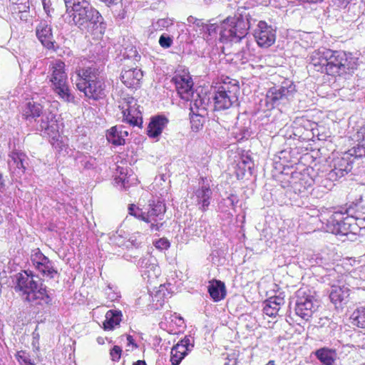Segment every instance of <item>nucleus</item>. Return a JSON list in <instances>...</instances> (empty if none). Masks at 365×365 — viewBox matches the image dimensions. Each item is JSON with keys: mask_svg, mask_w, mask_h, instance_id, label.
<instances>
[{"mask_svg": "<svg viewBox=\"0 0 365 365\" xmlns=\"http://www.w3.org/2000/svg\"><path fill=\"white\" fill-rule=\"evenodd\" d=\"M16 292H22V297L31 306L38 309H44L49 307L52 298L48 294L46 286L38 274H35L31 270H25L18 273L16 276Z\"/></svg>", "mask_w": 365, "mask_h": 365, "instance_id": "f03ea898", "label": "nucleus"}, {"mask_svg": "<svg viewBox=\"0 0 365 365\" xmlns=\"http://www.w3.org/2000/svg\"><path fill=\"white\" fill-rule=\"evenodd\" d=\"M97 342L99 344H103L105 343L104 341V338L101 337V336H98L97 338Z\"/></svg>", "mask_w": 365, "mask_h": 365, "instance_id": "338daca9", "label": "nucleus"}, {"mask_svg": "<svg viewBox=\"0 0 365 365\" xmlns=\"http://www.w3.org/2000/svg\"><path fill=\"white\" fill-rule=\"evenodd\" d=\"M116 233H118V232ZM112 239L113 242L116 243L118 246H125V242L126 240H124V239L120 234L114 235Z\"/></svg>", "mask_w": 365, "mask_h": 365, "instance_id": "6e6d98bb", "label": "nucleus"}, {"mask_svg": "<svg viewBox=\"0 0 365 365\" xmlns=\"http://www.w3.org/2000/svg\"><path fill=\"white\" fill-rule=\"evenodd\" d=\"M158 43L162 48H168L173 45V37L168 34L163 33L160 35Z\"/></svg>", "mask_w": 365, "mask_h": 365, "instance_id": "49530a36", "label": "nucleus"}, {"mask_svg": "<svg viewBox=\"0 0 365 365\" xmlns=\"http://www.w3.org/2000/svg\"><path fill=\"white\" fill-rule=\"evenodd\" d=\"M133 365H147L144 360H138Z\"/></svg>", "mask_w": 365, "mask_h": 365, "instance_id": "69168bd1", "label": "nucleus"}, {"mask_svg": "<svg viewBox=\"0 0 365 365\" xmlns=\"http://www.w3.org/2000/svg\"><path fill=\"white\" fill-rule=\"evenodd\" d=\"M349 151L352 153L349 155L345 154L343 157L334 160L333 168L326 174V178L321 181L324 187L331 190L334 185L333 182L339 180L351 172L353 168L351 156L355 155L351 150Z\"/></svg>", "mask_w": 365, "mask_h": 365, "instance_id": "1a4fd4ad", "label": "nucleus"}, {"mask_svg": "<svg viewBox=\"0 0 365 365\" xmlns=\"http://www.w3.org/2000/svg\"><path fill=\"white\" fill-rule=\"evenodd\" d=\"M10 9L12 14H19L21 20L27 21L30 9L29 0H16L10 6Z\"/></svg>", "mask_w": 365, "mask_h": 365, "instance_id": "473e14b6", "label": "nucleus"}, {"mask_svg": "<svg viewBox=\"0 0 365 365\" xmlns=\"http://www.w3.org/2000/svg\"><path fill=\"white\" fill-rule=\"evenodd\" d=\"M356 146L351 150L357 158L365 156V125L362 126L356 133Z\"/></svg>", "mask_w": 365, "mask_h": 365, "instance_id": "f704fd0d", "label": "nucleus"}, {"mask_svg": "<svg viewBox=\"0 0 365 365\" xmlns=\"http://www.w3.org/2000/svg\"><path fill=\"white\" fill-rule=\"evenodd\" d=\"M49 50L56 51L57 56L65 61L68 60V58L72 56V51L69 48L60 47L56 46V43H54V48H50Z\"/></svg>", "mask_w": 365, "mask_h": 365, "instance_id": "37998d69", "label": "nucleus"}, {"mask_svg": "<svg viewBox=\"0 0 365 365\" xmlns=\"http://www.w3.org/2000/svg\"><path fill=\"white\" fill-rule=\"evenodd\" d=\"M239 202V197L237 195L230 194L226 198H223L219 203V208L222 212H227L228 208L235 209L236 205Z\"/></svg>", "mask_w": 365, "mask_h": 365, "instance_id": "e433bc0d", "label": "nucleus"}, {"mask_svg": "<svg viewBox=\"0 0 365 365\" xmlns=\"http://www.w3.org/2000/svg\"><path fill=\"white\" fill-rule=\"evenodd\" d=\"M43 113V106L34 101L27 102L22 110L24 118L31 124Z\"/></svg>", "mask_w": 365, "mask_h": 365, "instance_id": "c85d7f7f", "label": "nucleus"}, {"mask_svg": "<svg viewBox=\"0 0 365 365\" xmlns=\"http://www.w3.org/2000/svg\"><path fill=\"white\" fill-rule=\"evenodd\" d=\"M350 294L349 288L344 285H332L329 293L331 302L336 306L346 303Z\"/></svg>", "mask_w": 365, "mask_h": 365, "instance_id": "393cba45", "label": "nucleus"}, {"mask_svg": "<svg viewBox=\"0 0 365 365\" xmlns=\"http://www.w3.org/2000/svg\"><path fill=\"white\" fill-rule=\"evenodd\" d=\"M189 101H190V110L191 113L200 112L205 113L210 98L207 97L205 93L200 94L192 91V95Z\"/></svg>", "mask_w": 365, "mask_h": 365, "instance_id": "bb28decb", "label": "nucleus"}, {"mask_svg": "<svg viewBox=\"0 0 365 365\" xmlns=\"http://www.w3.org/2000/svg\"><path fill=\"white\" fill-rule=\"evenodd\" d=\"M143 76L141 70L136 67L128 70H123L120 78L123 83L128 88H135L140 84Z\"/></svg>", "mask_w": 365, "mask_h": 365, "instance_id": "5701e85b", "label": "nucleus"}, {"mask_svg": "<svg viewBox=\"0 0 365 365\" xmlns=\"http://www.w3.org/2000/svg\"><path fill=\"white\" fill-rule=\"evenodd\" d=\"M4 183L2 178V175L0 173V190L4 188Z\"/></svg>", "mask_w": 365, "mask_h": 365, "instance_id": "774afa93", "label": "nucleus"}, {"mask_svg": "<svg viewBox=\"0 0 365 365\" xmlns=\"http://www.w3.org/2000/svg\"><path fill=\"white\" fill-rule=\"evenodd\" d=\"M293 302L295 314L305 321L309 319L319 307L318 302L314 297L302 289L296 292Z\"/></svg>", "mask_w": 365, "mask_h": 365, "instance_id": "9d476101", "label": "nucleus"}, {"mask_svg": "<svg viewBox=\"0 0 365 365\" xmlns=\"http://www.w3.org/2000/svg\"><path fill=\"white\" fill-rule=\"evenodd\" d=\"M351 0H334V4L339 8H346Z\"/></svg>", "mask_w": 365, "mask_h": 365, "instance_id": "4d7b16f0", "label": "nucleus"}, {"mask_svg": "<svg viewBox=\"0 0 365 365\" xmlns=\"http://www.w3.org/2000/svg\"><path fill=\"white\" fill-rule=\"evenodd\" d=\"M170 24V20L166 19H161L157 21L156 26H158V28H165V27L168 26Z\"/></svg>", "mask_w": 365, "mask_h": 365, "instance_id": "13d9d810", "label": "nucleus"}, {"mask_svg": "<svg viewBox=\"0 0 365 365\" xmlns=\"http://www.w3.org/2000/svg\"><path fill=\"white\" fill-rule=\"evenodd\" d=\"M122 349L119 346H114L110 351L111 359L113 361H118L120 359Z\"/></svg>", "mask_w": 365, "mask_h": 365, "instance_id": "603ef678", "label": "nucleus"}, {"mask_svg": "<svg viewBox=\"0 0 365 365\" xmlns=\"http://www.w3.org/2000/svg\"><path fill=\"white\" fill-rule=\"evenodd\" d=\"M235 173L238 180L242 179L247 173H249L247 165L245 163H238Z\"/></svg>", "mask_w": 365, "mask_h": 365, "instance_id": "3c124183", "label": "nucleus"}, {"mask_svg": "<svg viewBox=\"0 0 365 365\" xmlns=\"http://www.w3.org/2000/svg\"><path fill=\"white\" fill-rule=\"evenodd\" d=\"M187 22L189 24H195V22H196V20H197V18L192 16H190L188 18H187Z\"/></svg>", "mask_w": 365, "mask_h": 365, "instance_id": "0e129e2a", "label": "nucleus"}, {"mask_svg": "<svg viewBox=\"0 0 365 365\" xmlns=\"http://www.w3.org/2000/svg\"><path fill=\"white\" fill-rule=\"evenodd\" d=\"M73 24L82 32L89 33L96 38H101L106 29V24L100 12L89 2L77 9L70 16Z\"/></svg>", "mask_w": 365, "mask_h": 365, "instance_id": "7ed1b4c3", "label": "nucleus"}, {"mask_svg": "<svg viewBox=\"0 0 365 365\" xmlns=\"http://www.w3.org/2000/svg\"><path fill=\"white\" fill-rule=\"evenodd\" d=\"M354 314L356 325L359 327L365 328V307L358 309Z\"/></svg>", "mask_w": 365, "mask_h": 365, "instance_id": "a18cd8bd", "label": "nucleus"}, {"mask_svg": "<svg viewBox=\"0 0 365 365\" xmlns=\"http://www.w3.org/2000/svg\"><path fill=\"white\" fill-rule=\"evenodd\" d=\"M240 87L237 83H224L212 96L214 111L226 110L238 101Z\"/></svg>", "mask_w": 365, "mask_h": 365, "instance_id": "6e6552de", "label": "nucleus"}, {"mask_svg": "<svg viewBox=\"0 0 365 365\" xmlns=\"http://www.w3.org/2000/svg\"><path fill=\"white\" fill-rule=\"evenodd\" d=\"M31 261L38 274L48 279L58 277L59 273L54 262L45 256L38 249L31 254Z\"/></svg>", "mask_w": 365, "mask_h": 365, "instance_id": "f8f14e48", "label": "nucleus"}, {"mask_svg": "<svg viewBox=\"0 0 365 365\" xmlns=\"http://www.w3.org/2000/svg\"><path fill=\"white\" fill-rule=\"evenodd\" d=\"M315 263H317V266H325L330 264L331 262V258L329 255L325 251H322L319 253H317V257H315Z\"/></svg>", "mask_w": 365, "mask_h": 365, "instance_id": "c03bdc74", "label": "nucleus"}, {"mask_svg": "<svg viewBox=\"0 0 365 365\" xmlns=\"http://www.w3.org/2000/svg\"><path fill=\"white\" fill-rule=\"evenodd\" d=\"M56 122L54 114L51 112H43L33 122V126L36 130L44 131L49 135V132H53L56 130Z\"/></svg>", "mask_w": 365, "mask_h": 365, "instance_id": "412c9836", "label": "nucleus"}, {"mask_svg": "<svg viewBox=\"0 0 365 365\" xmlns=\"http://www.w3.org/2000/svg\"><path fill=\"white\" fill-rule=\"evenodd\" d=\"M296 92V86L292 82L270 88L267 92L265 98L267 109L270 110L276 107L282 109L289 103Z\"/></svg>", "mask_w": 365, "mask_h": 365, "instance_id": "0eeeda50", "label": "nucleus"}, {"mask_svg": "<svg viewBox=\"0 0 365 365\" xmlns=\"http://www.w3.org/2000/svg\"><path fill=\"white\" fill-rule=\"evenodd\" d=\"M195 339L191 336H185L175 345L170 352L172 365H179L181 361L194 348Z\"/></svg>", "mask_w": 365, "mask_h": 365, "instance_id": "2eb2a0df", "label": "nucleus"}, {"mask_svg": "<svg viewBox=\"0 0 365 365\" xmlns=\"http://www.w3.org/2000/svg\"><path fill=\"white\" fill-rule=\"evenodd\" d=\"M8 164L10 170L20 175L24 173L27 164V157L25 153L19 150H14L9 155Z\"/></svg>", "mask_w": 365, "mask_h": 365, "instance_id": "4be33fe9", "label": "nucleus"}, {"mask_svg": "<svg viewBox=\"0 0 365 365\" xmlns=\"http://www.w3.org/2000/svg\"><path fill=\"white\" fill-rule=\"evenodd\" d=\"M155 247L158 250H166L170 247V242L165 238H160L154 243Z\"/></svg>", "mask_w": 365, "mask_h": 365, "instance_id": "864d4df0", "label": "nucleus"}, {"mask_svg": "<svg viewBox=\"0 0 365 365\" xmlns=\"http://www.w3.org/2000/svg\"><path fill=\"white\" fill-rule=\"evenodd\" d=\"M127 341H128V345L131 344V345L134 346L135 347L138 346L137 344L135 343L133 337L131 335L127 336Z\"/></svg>", "mask_w": 365, "mask_h": 365, "instance_id": "052dcab7", "label": "nucleus"}, {"mask_svg": "<svg viewBox=\"0 0 365 365\" xmlns=\"http://www.w3.org/2000/svg\"><path fill=\"white\" fill-rule=\"evenodd\" d=\"M66 7V11L69 16L73 15L76 10L80 9L88 1L86 0H63Z\"/></svg>", "mask_w": 365, "mask_h": 365, "instance_id": "a19ab883", "label": "nucleus"}, {"mask_svg": "<svg viewBox=\"0 0 365 365\" xmlns=\"http://www.w3.org/2000/svg\"><path fill=\"white\" fill-rule=\"evenodd\" d=\"M180 97L185 101H189L193 91V82L188 75L177 74L172 78Z\"/></svg>", "mask_w": 365, "mask_h": 365, "instance_id": "a211bd4d", "label": "nucleus"}, {"mask_svg": "<svg viewBox=\"0 0 365 365\" xmlns=\"http://www.w3.org/2000/svg\"><path fill=\"white\" fill-rule=\"evenodd\" d=\"M289 185L295 193L301 194L312 187L315 180L309 175V168L302 172L292 171L289 179Z\"/></svg>", "mask_w": 365, "mask_h": 365, "instance_id": "4468645a", "label": "nucleus"}, {"mask_svg": "<svg viewBox=\"0 0 365 365\" xmlns=\"http://www.w3.org/2000/svg\"><path fill=\"white\" fill-rule=\"evenodd\" d=\"M16 358L20 365H26L31 361L30 355L24 351L17 352Z\"/></svg>", "mask_w": 365, "mask_h": 365, "instance_id": "09e8293b", "label": "nucleus"}, {"mask_svg": "<svg viewBox=\"0 0 365 365\" xmlns=\"http://www.w3.org/2000/svg\"><path fill=\"white\" fill-rule=\"evenodd\" d=\"M309 65L317 71L329 76H343L357 68V60L341 51L323 48L311 56Z\"/></svg>", "mask_w": 365, "mask_h": 365, "instance_id": "f257e3e1", "label": "nucleus"}, {"mask_svg": "<svg viewBox=\"0 0 365 365\" xmlns=\"http://www.w3.org/2000/svg\"><path fill=\"white\" fill-rule=\"evenodd\" d=\"M264 304V313L269 317H276L281 306L284 304V299L279 296H274L266 300Z\"/></svg>", "mask_w": 365, "mask_h": 365, "instance_id": "c756f323", "label": "nucleus"}, {"mask_svg": "<svg viewBox=\"0 0 365 365\" xmlns=\"http://www.w3.org/2000/svg\"><path fill=\"white\" fill-rule=\"evenodd\" d=\"M206 181V178L203 177L200 178L199 187L194 192L192 197L197 205L199 206V209L202 212L207 210L212 196V191L209 183H207Z\"/></svg>", "mask_w": 365, "mask_h": 365, "instance_id": "dca6fc26", "label": "nucleus"}, {"mask_svg": "<svg viewBox=\"0 0 365 365\" xmlns=\"http://www.w3.org/2000/svg\"><path fill=\"white\" fill-rule=\"evenodd\" d=\"M317 257V253L312 254L307 256V260L310 264V266H317V263H315V257Z\"/></svg>", "mask_w": 365, "mask_h": 365, "instance_id": "bf43d9fd", "label": "nucleus"}, {"mask_svg": "<svg viewBox=\"0 0 365 365\" xmlns=\"http://www.w3.org/2000/svg\"><path fill=\"white\" fill-rule=\"evenodd\" d=\"M353 210L352 205H349L346 209V217H343L342 220H338L335 217L330 219L329 223L331 224V232L333 234L349 237V235L354 236L360 232L361 229L352 215Z\"/></svg>", "mask_w": 365, "mask_h": 365, "instance_id": "9b49d317", "label": "nucleus"}, {"mask_svg": "<svg viewBox=\"0 0 365 365\" xmlns=\"http://www.w3.org/2000/svg\"><path fill=\"white\" fill-rule=\"evenodd\" d=\"M205 113L200 112H194L190 113V123L192 130L197 131L202 128L203 125V116Z\"/></svg>", "mask_w": 365, "mask_h": 365, "instance_id": "79ce46f5", "label": "nucleus"}, {"mask_svg": "<svg viewBox=\"0 0 365 365\" xmlns=\"http://www.w3.org/2000/svg\"><path fill=\"white\" fill-rule=\"evenodd\" d=\"M351 205L354 207L352 215L358 225L361 229H365V207L361 205V202H352Z\"/></svg>", "mask_w": 365, "mask_h": 365, "instance_id": "c9c22d12", "label": "nucleus"}, {"mask_svg": "<svg viewBox=\"0 0 365 365\" xmlns=\"http://www.w3.org/2000/svg\"><path fill=\"white\" fill-rule=\"evenodd\" d=\"M123 56L135 61H139L141 58L135 47H131L130 49L126 48Z\"/></svg>", "mask_w": 365, "mask_h": 365, "instance_id": "8fccbe9b", "label": "nucleus"}, {"mask_svg": "<svg viewBox=\"0 0 365 365\" xmlns=\"http://www.w3.org/2000/svg\"><path fill=\"white\" fill-rule=\"evenodd\" d=\"M207 292L214 302H220L225 299L227 294L225 283L218 279H212L209 282Z\"/></svg>", "mask_w": 365, "mask_h": 365, "instance_id": "cd10ccee", "label": "nucleus"}, {"mask_svg": "<svg viewBox=\"0 0 365 365\" xmlns=\"http://www.w3.org/2000/svg\"><path fill=\"white\" fill-rule=\"evenodd\" d=\"M168 123V119L164 115L153 117L147 128V135L151 138H158Z\"/></svg>", "mask_w": 365, "mask_h": 365, "instance_id": "b1692460", "label": "nucleus"}, {"mask_svg": "<svg viewBox=\"0 0 365 365\" xmlns=\"http://www.w3.org/2000/svg\"><path fill=\"white\" fill-rule=\"evenodd\" d=\"M239 163H245V164H246L247 165V170L249 171V174L252 175V170L253 168L254 163H252V161L251 160V158L249 156H245V157L243 156L242 158L241 161H240Z\"/></svg>", "mask_w": 365, "mask_h": 365, "instance_id": "5fc2aeb1", "label": "nucleus"}, {"mask_svg": "<svg viewBox=\"0 0 365 365\" xmlns=\"http://www.w3.org/2000/svg\"><path fill=\"white\" fill-rule=\"evenodd\" d=\"M115 180H116L117 183H119L120 182L122 185L125 188L126 187V184L128 182V181H126L125 178H122L121 177H119L118 178H116Z\"/></svg>", "mask_w": 365, "mask_h": 365, "instance_id": "680f3d73", "label": "nucleus"}, {"mask_svg": "<svg viewBox=\"0 0 365 365\" xmlns=\"http://www.w3.org/2000/svg\"><path fill=\"white\" fill-rule=\"evenodd\" d=\"M121 131L119 132L115 126L112 127L108 130L106 138L108 142L115 145H121L125 143V139L120 135Z\"/></svg>", "mask_w": 365, "mask_h": 365, "instance_id": "4c0bfd02", "label": "nucleus"}, {"mask_svg": "<svg viewBox=\"0 0 365 365\" xmlns=\"http://www.w3.org/2000/svg\"><path fill=\"white\" fill-rule=\"evenodd\" d=\"M142 242L135 236H131L128 240L125 242V247L127 249L139 248Z\"/></svg>", "mask_w": 365, "mask_h": 365, "instance_id": "de8ad7c7", "label": "nucleus"}, {"mask_svg": "<svg viewBox=\"0 0 365 365\" xmlns=\"http://www.w3.org/2000/svg\"><path fill=\"white\" fill-rule=\"evenodd\" d=\"M250 20V14L246 12L228 16L220 24L219 41L222 43L241 41L247 36L251 26Z\"/></svg>", "mask_w": 365, "mask_h": 365, "instance_id": "20e7f679", "label": "nucleus"}, {"mask_svg": "<svg viewBox=\"0 0 365 365\" xmlns=\"http://www.w3.org/2000/svg\"><path fill=\"white\" fill-rule=\"evenodd\" d=\"M205 31V38L207 41H212L220 36V25L217 24H206L203 30Z\"/></svg>", "mask_w": 365, "mask_h": 365, "instance_id": "58836bf2", "label": "nucleus"}, {"mask_svg": "<svg viewBox=\"0 0 365 365\" xmlns=\"http://www.w3.org/2000/svg\"><path fill=\"white\" fill-rule=\"evenodd\" d=\"M76 162L80 167L90 170L94 168L96 159L91 155L80 154L76 157Z\"/></svg>", "mask_w": 365, "mask_h": 365, "instance_id": "ea45409f", "label": "nucleus"}, {"mask_svg": "<svg viewBox=\"0 0 365 365\" xmlns=\"http://www.w3.org/2000/svg\"><path fill=\"white\" fill-rule=\"evenodd\" d=\"M105 83L99 77L93 82H89L86 84H81L77 88L80 91L83 92L86 97L89 99L98 101L105 96Z\"/></svg>", "mask_w": 365, "mask_h": 365, "instance_id": "f3484780", "label": "nucleus"}, {"mask_svg": "<svg viewBox=\"0 0 365 365\" xmlns=\"http://www.w3.org/2000/svg\"><path fill=\"white\" fill-rule=\"evenodd\" d=\"M138 267L144 272L143 275H147L148 277H157L159 267L156 263V259L147 256L142 257L138 260Z\"/></svg>", "mask_w": 365, "mask_h": 365, "instance_id": "a878e982", "label": "nucleus"}, {"mask_svg": "<svg viewBox=\"0 0 365 365\" xmlns=\"http://www.w3.org/2000/svg\"><path fill=\"white\" fill-rule=\"evenodd\" d=\"M253 36L261 48H269L276 41V29L264 21H259L254 30Z\"/></svg>", "mask_w": 365, "mask_h": 365, "instance_id": "ddd939ff", "label": "nucleus"}, {"mask_svg": "<svg viewBox=\"0 0 365 365\" xmlns=\"http://www.w3.org/2000/svg\"><path fill=\"white\" fill-rule=\"evenodd\" d=\"M195 24L197 26H198V27H202V29H203V30H204L205 26V25H206L205 24H204V22L202 21V19H197L196 22H195Z\"/></svg>", "mask_w": 365, "mask_h": 365, "instance_id": "e2e57ef3", "label": "nucleus"}, {"mask_svg": "<svg viewBox=\"0 0 365 365\" xmlns=\"http://www.w3.org/2000/svg\"><path fill=\"white\" fill-rule=\"evenodd\" d=\"M122 312L119 310L110 309L106 314V319L103 322L105 330H112L117 325H119L122 320Z\"/></svg>", "mask_w": 365, "mask_h": 365, "instance_id": "72a5a7b5", "label": "nucleus"}, {"mask_svg": "<svg viewBox=\"0 0 365 365\" xmlns=\"http://www.w3.org/2000/svg\"><path fill=\"white\" fill-rule=\"evenodd\" d=\"M65 66V62L61 59H56L51 63L48 76L51 88L61 101L76 105L78 101L69 88Z\"/></svg>", "mask_w": 365, "mask_h": 365, "instance_id": "423d86ee", "label": "nucleus"}, {"mask_svg": "<svg viewBox=\"0 0 365 365\" xmlns=\"http://www.w3.org/2000/svg\"><path fill=\"white\" fill-rule=\"evenodd\" d=\"M36 34L42 45L47 49L54 48L52 29L46 21H41L36 28Z\"/></svg>", "mask_w": 365, "mask_h": 365, "instance_id": "aec40b11", "label": "nucleus"}, {"mask_svg": "<svg viewBox=\"0 0 365 365\" xmlns=\"http://www.w3.org/2000/svg\"><path fill=\"white\" fill-rule=\"evenodd\" d=\"M165 211V203L159 199L149 200L146 205L131 204L128 207L129 214L149 224L152 231H159L163 227Z\"/></svg>", "mask_w": 365, "mask_h": 365, "instance_id": "39448f33", "label": "nucleus"}, {"mask_svg": "<svg viewBox=\"0 0 365 365\" xmlns=\"http://www.w3.org/2000/svg\"><path fill=\"white\" fill-rule=\"evenodd\" d=\"M314 354L323 365H334L337 358L336 350L328 347H322L316 350Z\"/></svg>", "mask_w": 365, "mask_h": 365, "instance_id": "7c9ffc66", "label": "nucleus"}, {"mask_svg": "<svg viewBox=\"0 0 365 365\" xmlns=\"http://www.w3.org/2000/svg\"><path fill=\"white\" fill-rule=\"evenodd\" d=\"M123 121L133 126L140 127L143 123L141 113L138 109H133L130 106L122 111Z\"/></svg>", "mask_w": 365, "mask_h": 365, "instance_id": "2f4dec72", "label": "nucleus"}, {"mask_svg": "<svg viewBox=\"0 0 365 365\" xmlns=\"http://www.w3.org/2000/svg\"><path fill=\"white\" fill-rule=\"evenodd\" d=\"M76 73L78 76V81L76 83V87L81 84H86L89 82H93V80L99 78V71L97 68L96 63L93 62H87L86 64L82 66H79L76 68Z\"/></svg>", "mask_w": 365, "mask_h": 365, "instance_id": "6ab92c4d", "label": "nucleus"}]
</instances>
